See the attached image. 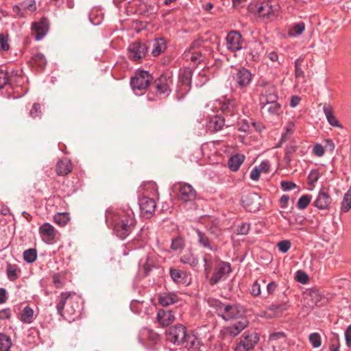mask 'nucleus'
I'll list each match as a JSON object with an SVG mask.
<instances>
[{
	"label": "nucleus",
	"instance_id": "nucleus-60",
	"mask_svg": "<svg viewBox=\"0 0 351 351\" xmlns=\"http://www.w3.org/2000/svg\"><path fill=\"white\" fill-rule=\"evenodd\" d=\"M345 338L348 347L351 346V324L348 326L345 331Z\"/></svg>",
	"mask_w": 351,
	"mask_h": 351
},
{
	"label": "nucleus",
	"instance_id": "nucleus-2",
	"mask_svg": "<svg viewBox=\"0 0 351 351\" xmlns=\"http://www.w3.org/2000/svg\"><path fill=\"white\" fill-rule=\"evenodd\" d=\"M217 315L225 321L240 319L245 313V308L238 304L223 303L219 300H213L210 302Z\"/></svg>",
	"mask_w": 351,
	"mask_h": 351
},
{
	"label": "nucleus",
	"instance_id": "nucleus-34",
	"mask_svg": "<svg viewBox=\"0 0 351 351\" xmlns=\"http://www.w3.org/2000/svg\"><path fill=\"white\" fill-rule=\"evenodd\" d=\"M34 312L31 307H29L28 306H25L23 309V311L21 313V321L25 324L32 323L34 321Z\"/></svg>",
	"mask_w": 351,
	"mask_h": 351
},
{
	"label": "nucleus",
	"instance_id": "nucleus-27",
	"mask_svg": "<svg viewBox=\"0 0 351 351\" xmlns=\"http://www.w3.org/2000/svg\"><path fill=\"white\" fill-rule=\"evenodd\" d=\"M323 111L326 117V119L328 122V123L333 126V127H337L341 128V125L339 123L338 120L334 115L333 110L332 109V107L328 104H324L323 106Z\"/></svg>",
	"mask_w": 351,
	"mask_h": 351
},
{
	"label": "nucleus",
	"instance_id": "nucleus-49",
	"mask_svg": "<svg viewBox=\"0 0 351 351\" xmlns=\"http://www.w3.org/2000/svg\"><path fill=\"white\" fill-rule=\"evenodd\" d=\"M295 279L301 284L305 285L308 282V275L303 271L299 270L295 273Z\"/></svg>",
	"mask_w": 351,
	"mask_h": 351
},
{
	"label": "nucleus",
	"instance_id": "nucleus-44",
	"mask_svg": "<svg viewBox=\"0 0 351 351\" xmlns=\"http://www.w3.org/2000/svg\"><path fill=\"white\" fill-rule=\"evenodd\" d=\"M308 340L314 348H319L322 344L321 336L318 332H313L310 334Z\"/></svg>",
	"mask_w": 351,
	"mask_h": 351
},
{
	"label": "nucleus",
	"instance_id": "nucleus-41",
	"mask_svg": "<svg viewBox=\"0 0 351 351\" xmlns=\"http://www.w3.org/2000/svg\"><path fill=\"white\" fill-rule=\"evenodd\" d=\"M32 61L40 69H44L47 64V60L44 54L37 53L32 56Z\"/></svg>",
	"mask_w": 351,
	"mask_h": 351
},
{
	"label": "nucleus",
	"instance_id": "nucleus-46",
	"mask_svg": "<svg viewBox=\"0 0 351 351\" xmlns=\"http://www.w3.org/2000/svg\"><path fill=\"white\" fill-rule=\"evenodd\" d=\"M184 247V240L181 237L173 239L171 242V248L173 251H180Z\"/></svg>",
	"mask_w": 351,
	"mask_h": 351
},
{
	"label": "nucleus",
	"instance_id": "nucleus-62",
	"mask_svg": "<svg viewBox=\"0 0 351 351\" xmlns=\"http://www.w3.org/2000/svg\"><path fill=\"white\" fill-rule=\"evenodd\" d=\"M301 101V98L298 95H293L290 100V106L292 108L296 107L300 101Z\"/></svg>",
	"mask_w": 351,
	"mask_h": 351
},
{
	"label": "nucleus",
	"instance_id": "nucleus-36",
	"mask_svg": "<svg viewBox=\"0 0 351 351\" xmlns=\"http://www.w3.org/2000/svg\"><path fill=\"white\" fill-rule=\"evenodd\" d=\"M170 276L171 279L176 283H184L186 273L183 271L171 268Z\"/></svg>",
	"mask_w": 351,
	"mask_h": 351
},
{
	"label": "nucleus",
	"instance_id": "nucleus-61",
	"mask_svg": "<svg viewBox=\"0 0 351 351\" xmlns=\"http://www.w3.org/2000/svg\"><path fill=\"white\" fill-rule=\"evenodd\" d=\"M261 172L256 168L254 167L250 173V178L254 181H257L259 179Z\"/></svg>",
	"mask_w": 351,
	"mask_h": 351
},
{
	"label": "nucleus",
	"instance_id": "nucleus-39",
	"mask_svg": "<svg viewBox=\"0 0 351 351\" xmlns=\"http://www.w3.org/2000/svg\"><path fill=\"white\" fill-rule=\"evenodd\" d=\"M37 258V250L35 248H29L24 251L23 259L28 263H34Z\"/></svg>",
	"mask_w": 351,
	"mask_h": 351
},
{
	"label": "nucleus",
	"instance_id": "nucleus-42",
	"mask_svg": "<svg viewBox=\"0 0 351 351\" xmlns=\"http://www.w3.org/2000/svg\"><path fill=\"white\" fill-rule=\"evenodd\" d=\"M351 208V190H348L343 196L341 204V212L346 213Z\"/></svg>",
	"mask_w": 351,
	"mask_h": 351
},
{
	"label": "nucleus",
	"instance_id": "nucleus-37",
	"mask_svg": "<svg viewBox=\"0 0 351 351\" xmlns=\"http://www.w3.org/2000/svg\"><path fill=\"white\" fill-rule=\"evenodd\" d=\"M11 346L10 337L4 333H0V351H9Z\"/></svg>",
	"mask_w": 351,
	"mask_h": 351
},
{
	"label": "nucleus",
	"instance_id": "nucleus-20",
	"mask_svg": "<svg viewBox=\"0 0 351 351\" xmlns=\"http://www.w3.org/2000/svg\"><path fill=\"white\" fill-rule=\"evenodd\" d=\"M332 202V198L325 189L319 192L316 199L313 202V206L320 210H327Z\"/></svg>",
	"mask_w": 351,
	"mask_h": 351
},
{
	"label": "nucleus",
	"instance_id": "nucleus-43",
	"mask_svg": "<svg viewBox=\"0 0 351 351\" xmlns=\"http://www.w3.org/2000/svg\"><path fill=\"white\" fill-rule=\"evenodd\" d=\"M262 285H265V282L263 280H256L252 285L250 288V293L255 297H257L261 295V287Z\"/></svg>",
	"mask_w": 351,
	"mask_h": 351
},
{
	"label": "nucleus",
	"instance_id": "nucleus-12",
	"mask_svg": "<svg viewBox=\"0 0 351 351\" xmlns=\"http://www.w3.org/2000/svg\"><path fill=\"white\" fill-rule=\"evenodd\" d=\"M241 203L250 212H255L261 206V197L256 193H249L242 196Z\"/></svg>",
	"mask_w": 351,
	"mask_h": 351
},
{
	"label": "nucleus",
	"instance_id": "nucleus-48",
	"mask_svg": "<svg viewBox=\"0 0 351 351\" xmlns=\"http://www.w3.org/2000/svg\"><path fill=\"white\" fill-rule=\"evenodd\" d=\"M302 60L297 59L295 60V77L299 80L300 77H304V72L302 69Z\"/></svg>",
	"mask_w": 351,
	"mask_h": 351
},
{
	"label": "nucleus",
	"instance_id": "nucleus-23",
	"mask_svg": "<svg viewBox=\"0 0 351 351\" xmlns=\"http://www.w3.org/2000/svg\"><path fill=\"white\" fill-rule=\"evenodd\" d=\"M248 324L249 322L245 317H241L237 323L225 328L226 333L232 337H235L244 330Z\"/></svg>",
	"mask_w": 351,
	"mask_h": 351
},
{
	"label": "nucleus",
	"instance_id": "nucleus-10",
	"mask_svg": "<svg viewBox=\"0 0 351 351\" xmlns=\"http://www.w3.org/2000/svg\"><path fill=\"white\" fill-rule=\"evenodd\" d=\"M243 38L238 31H230L226 36V48L231 52H236L243 48Z\"/></svg>",
	"mask_w": 351,
	"mask_h": 351
},
{
	"label": "nucleus",
	"instance_id": "nucleus-51",
	"mask_svg": "<svg viewBox=\"0 0 351 351\" xmlns=\"http://www.w3.org/2000/svg\"><path fill=\"white\" fill-rule=\"evenodd\" d=\"M319 178V173L317 170H312L308 176V184L312 187L314 186L315 184L317 182Z\"/></svg>",
	"mask_w": 351,
	"mask_h": 351
},
{
	"label": "nucleus",
	"instance_id": "nucleus-63",
	"mask_svg": "<svg viewBox=\"0 0 351 351\" xmlns=\"http://www.w3.org/2000/svg\"><path fill=\"white\" fill-rule=\"evenodd\" d=\"M22 7L15 5L12 7V11L13 12L19 17H23L24 16L23 12H22Z\"/></svg>",
	"mask_w": 351,
	"mask_h": 351
},
{
	"label": "nucleus",
	"instance_id": "nucleus-3",
	"mask_svg": "<svg viewBox=\"0 0 351 351\" xmlns=\"http://www.w3.org/2000/svg\"><path fill=\"white\" fill-rule=\"evenodd\" d=\"M153 80L152 75L147 71L137 72L130 80V86L136 95H141L147 88Z\"/></svg>",
	"mask_w": 351,
	"mask_h": 351
},
{
	"label": "nucleus",
	"instance_id": "nucleus-32",
	"mask_svg": "<svg viewBox=\"0 0 351 351\" xmlns=\"http://www.w3.org/2000/svg\"><path fill=\"white\" fill-rule=\"evenodd\" d=\"M139 266L142 268L144 273L148 275L152 269L156 267L155 261L154 258L147 256L145 259L142 258L139 261Z\"/></svg>",
	"mask_w": 351,
	"mask_h": 351
},
{
	"label": "nucleus",
	"instance_id": "nucleus-16",
	"mask_svg": "<svg viewBox=\"0 0 351 351\" xmlns=\"http://www.w3.org/2000/svg\"><path fill=\"white\" fill-rule=\"evenodd\" d=\"M249 9L251 12L254 13L258 17L269 18L273 13L272 6L269 2H261L256 4H252Z\"/></svg>",
	"mask_w": 351,
	"mask_h": 351
},
{
	"label": "nucleus",
	"instance_id": "nucleus-54",
	"mask_svg": "<svg viewBox=\"0 0 351 351\" xmlns=\"http://www.w3.org/2000/svg\"><path fill=\"white\" fill-rule=\"evenodd\" d=\"M282 310V306L278 304H271L268 306L267 311H271V313H268L269 316H275L280 313Z\"/></svg>",
	"mask_w": 351,
	"mask_h": 351
},
{
	"label": "nucleus",
	"instance_id": "nucleus-28",
	"mask_svg": "<svg viewBox=\"0 0 351 351\" xmlns=\"http://www.w3.org/2000/svg\"><path fill=\"white\" fill-rule=\"evenodd\" d=\"M178 300V295L173 293H163L158 297V302L163 306H167L173 304Z\"/></svg>",
	"mask_w": 351,
	"mask_h": 351
},
{
	"label": "nucleus",
	"instance_id": "nucleus-1",
	"mask_svg": "<svg viewBox=\"0 0 351 351\" xmlns=\"http://www.w3.org/2000/svg\"><path fill=\"white\" fill-rule=\"evenodd\" d=\"M106 220L114 234L121 239L132 232L136 224L134 212L129 208L108 210Z\"/></svg>",
	"mask_w": 351,
	"mask_h": 351
},
{
	"label": "nucleus",
	"instance_id": "nucleus-55",
	"mask_svg": "<svg viewBox=\"0 0 351 351\" xmlns=\"http://www.w3.org/2000/svg\"><path fill=\"white\" fill-rule=\"evenodd\" d=\"M40 105L38 103L33 104L32 109L29 112V115L33 118L40 117L41 116Z\"/></svg>",
	"mask_w": 351,
	"mask_h": 351
},
{
	"label": "nucleus",
	"instance_id": "nucleus-47",
	"mask_svg": "<svg viewBox=\"0 0 351 351\" xmlns=\"http://www.w3.org/2000/svg\"><path fill=\"white\" fill-rule=\"evenodd\" d=\"M23 10H28L31 12L36 10V2L34 0H25L21 3Z\"/></svg>",
	"mask_w": 351,
	"mask_h": 351
},
{
	"label": "nucleus",
	"instance_id": "nucleus-26",
	"mask_svg": "<svg viewBox=\"0 0 351 351\" xmlns=\"http://www.w3.org/2000/svg\"><path fill=\"white\" fill-rule=\"evenodd\" d=\"M157 319L160 325L166 326L173 322L174 315L170 311L160 309L158 311Z\"/></svg>",
	"mask_w": 351,
	"mask_h": 351
},
{
	"label": "nucleus",
	"instance_id": "nucleus-35",
	"mask_svg": "<svg viewBox=\"0 0 351 351\" xmlns=\"http://www.w3.org/2000/svg\"><path fill=\"white\" fill-rule=\"evenodd\" d=\"M70 294L68 293H62L58 298V303L56 305V309L58 313L63 316L64 315V308L65 306V304L69 299Z\"/></svg>",
	"mask_w": 351,
	"mask_h": 351
},
{
	"label": "nucleus",
	"instance_id": "nucleus-50",
	"mask_svg": "<svg viewBox=\"0 0 351 351\" xmlns=\"http://www.w3.org/2000/svg\"><path fill=\"white\" fill-rule=\"evenodd\" d=\"M8 34L1 33L0 34V51H8L9 49V45L8 43Z\"/></svg>",
	"mask_w": 351,
	"mask_h": 351
},
{
	"label": "nucleus",
	"instance_id": "nucleus-25",
	"mask_svg": "<svg viewBox=\"0 0 351 351\" xmlns=\"http://www.w3.org/2000/svg\"><path fill=\"white\" fill-rule=\"evenodd\" d=\"M184 343L189 351H200L202 346L201 340L194 335L189 334Z\"/></svg>",
	"mask_w": 351,
	"mask_h": 351
},
{
	"label": "nucleus",
	"instance_id": "nucleus-22",
	"mask_svg": "<svg viewBox=\"0 0 351 351\" xmlns=\"http://www.w3.org/2000/svg\"><path fill=\"white\" fill-rule=\"evenodd\" d=\"M269 97L270 101L266 96H263L261 97V101L263 104L262 106V110L271 114L276 113L279 109L278 104L275 101L276 97V95H269Z\"/></svg>",
	"mask_w": 351,
	"mask_h": 351
},
{
	"label": "nucleus",
	"instance_id": "nucleus-8",
	"mask_svg": "<svg viewBox=\"0 0 351 351\" xmlns=\"http://www.w3.org/2000/svg\"><path fill=\"white\" fill-rule=\"evenodd\" d=\"M39 234L43 241L47 244H52L59 239L60 233L49 223H45L39 227Z\"/></svg>",
	"mask_w": 351,
	"mask_h": 351
},
{
	"label": "nucleus",
	"instance_id": "nucleus-5",
	"mask_svg": "<svg viewBox=\"0 0 351 351\" xmlns=\"http://www.w3.org/2000/svg\"><path fill=\"white\" fill-rule=\"evenodd\" d=\"M172 84L171 75L163 73L154 81L152 88L157 95H165L167 96L171 92V86Z\"/></svg>",
	"mask_w": 351,
	"mask_h": 351
},
{
	"label": "nucleus",
	"instance_id": "nucleus-21",
	"mask_svg": "<svg viewBox=\"0 0 351 351\" xmlns=\"http://www.w3.org/2000/svg\"><path fill=\"white\" fill-rule=\"evenodd\" d=\"M49 24L46 19H43L40 21L34 23L32 26V31L35 34L36 40H41L47 33Z\"/></svg>",
	"mask_w": 351,
	"mask_h": 351
},
{
	"label": "nucleus",
	"instance_id": "nucleus-18",
	"mask_svg": "<svg viewBox=\"0 0 351 351\" xmlns=\"http://www.w3.org/2000/svg\"><path fill=\"white\" fill-rule=\"evenodd\" d=\"M223 126L227 127V121L221 115H214L209 117L206 123V128L210 132H216L221 130Z\"/></svg>",
	"mask_w": 351,
	"mask_h": 351
},
{
	"label": "nucleus",
	"instance_id": "nucleus-30",
	"mask_svg": "<svg viewBox=\"0 0 351 351\" xmlns=\"http://www.w3.org/2000/svg\"><path fill=\"white\" fill-rule=\"evenodd\" d=\"M167 48L166 41L160 38L156 39L153 43L152 54L154 56H158L161 54Z\"/></svg>",
	"mask_w": 351,
	"mask_h": 351
},
{
	"label": "nucleus",
	"instance_id": "nucleus-57",
	"mask_svg": "<svg viewBox=\"0 0 351 351\" xmlns=\"http://www.w3.org/2000/svg\"><path fill=\"white\" fill-rule=\"evenodd\" d=\"M313 152L316 156H322L324 154V147L321 144H316L313 147Z\"/></svg>",
	"mask_w": 351,
	"mask_h": 351
},
{
	"label": "nucleus",
	"instance_id": "nucleus-59",
	"mask_svg": "<svg viewBox=\"0 0 351 351\" xmlns=\"http://www.w3.org/2000/svg\"><path fill=\"white\" fill-rule=\"evenodd\" d=\"M11 317V311L9 308H4L0 311V320L8 319Z\"/></svg>",
	"mask_w": 351,
	"mask_h": 351
},
{
	"label": "nucleus",
	"instance_id": "nucleus-53",
	"mask_svg": "<svg viewBox=\"0 0 351 351\" xmlns=\"http://www.w3.org/2000/svg\"><path fill=\"white\" fill-rule=\"evenodd\" d=\"M255 125L256 123L252 120L247 121L246 119H243L238 130L241 132H246L250 130L251 125L255 127Z\"/></svg>",
	"mask_w": 351,
	"mask_h": 351
},
{
	"label": "nucleus",
	"instance_id": "nucleus-52",
	"mask_svg": "<svg viewBox=\"0 0 351 351\" xmlns=\"http://www.w3.org/2000/svg\"><path fill=\"white\" fill-rule=\"evenodd\" d=\"M250 225L247 222H242L237 226V233L238 234L245 235L250 230Z\"/></svg>",
	"mask_w": 351,
	"mask_h": 351
},
{
	"label": "nucleus",
	"instance_id": "nucleus-58",
	"mask_svg": "<svg viewBox=\"0 0 351 351\" xmlns=\"http://www.w3.org/2000/svg\"><path fill=\"white\" fill-rule=\"evenodd\" d=\"M256 167L261 173H267L269 169V164L267 161H263L258 166Z\"/></svg>",
	"mask_w": 351,
	"mask_h": 351
},
{
	"label": "nucleus",
	"instance_id": "nucleus-31",
	"mask_svg": "<svg viewBox=\"0 0 351 351\" xmlns=\"http://www.w3.org/2000/svg\"><path fill=\"white\" fill-rule=\"evenodd\" d=\"M245 160V156L243 154H236L232 156L228 161V167L233 171H237L241 165Z\"/></svg>",
	"mask_w": 351,
	"mask_h": 351
},
{
	"label": "nucleus",
	"instance_id": "nucleus-6",
	"mask_svg": "<svg viewBox=\"0 0 351 351\" xmlns=\"http://www.w3.org/2000/svg\"><path fill=\"white\" fill-rule=\"evenodd\" d=\"M188 335L186 328L182 324H176L167 330V340L178 345L184 344Z\"/></svg>",
	"mask_w": 351,
	"mask_h": 351
},
{
	"label": "nucleus",
	"instance_id": "nucleus-38",
	"mask_svg": "<svg viewBox=\"0 0 351 351\" xmlns=\"http://www.w3.org/2000/svg\"><path fill=\"white\" fill-rule=\"evenodd\" d=\"M20 269L16 265L8 264L6 267V272L8 278L10 281H14L18 278V273Z\"/></svg>",
	"mask_w": 351,
	"mask_h": 351
},
{
	"label": "nucleus",
	"instance_id": "nucleus-19",
	"mask_svg": "<svg viewBox=\"0 0 351 351\" xmlns=\"http://www.w3.org/2000/svg\"><path fill=\"white\" fill-rule=\"evenodd\" d=\"M139 207L142 215L145 217H150L154 213L156 204L155 201L147 197H143L139 199Z\"/></svg>",
	"mask_w": 351,
	"mask_h": 351
},
{
	"label": "nucleus",
	"instance_id": "nucleus-11",
	"mask_svg": "<svg viewBox=\"0 0 351 351\" xmlns=\"http://www.w3.org/2000/svg\"><path fill=\"white\" fill-rule=\"evenodd\" d=\"M258 341L257 334L245 332L236 346L235 351H250L254 348Z\"/></svg>",
	"mask_w": 351,
	"mask_h": 351
},
{
	"label": "nucleus",
	"instance_id": "nucleus-45",
	"mask_svg": "<svg viewBox=\"0 0 351 351\" xmlns=\"http://www.w3.org/2000/svg\"><path fill=\"white\" fill-rule=\"evenodd\" d=\"M311 200V195H303L298 201L297 206L299 209L303 210L307 207Z\"/></svg>",
	"mask_w": 351,
	"mask_h": 351
},
{
	"label": "nucleus",
	"instance_id": "nucleus-64",
	"mask_svg": "<svg viewBox=\"0 0 351 351\" xmlns=\"http://www.w3.org/2000/svg\"><path fill=\"white\" fill-rule=\"evenodd\" d=\"M310 295L312 298H315V304L318 305L319 298H321V295H320L319 291L317 290H311L310 291Z\"/></svg>",
	"mask_w": 351,
	"mask_h": 351
},
{
	"label": "nucleus",
	"instance_id": "nucleus-14",
	"mask_svg": "<svg viewBox=\"0 0 351 351\" xmlns=\"http://www.w3.org/2000/svg\"><path fill=\"white\" fill-rule=\"evenodd\" d=\"M197 196L196 191L189 184H180L177 193L178 199L183 202H192Z\"/></svg>",
	"mask_w": 351,
	"mask_h": 351
},
{
	"label": "nucleus",
	"instance_id": "nucleus-24",
	"mask_svg": "<svg viewBox=\"0 0 351 351\" xmlns=\"http://www.w3.org/2000/svg\"><path fill=\"white\" fill-rule=\"evenodd\" d=\"M73 167L71 161L64 158L60 160L56 165V173L58 176H66L72 171Z\"/></svg>",
	"mask_w": 351,
	"mask_h": 351
},
{
	"label": "nucleus",
	"instance_id": "nucleus-17",
	"mask_svg": "<svg viewBox=\"0 0 351 351\" xmlns=\"http://www.w3.org/2000/svg\"><path fill=\"white\" fill-rule=\"evenodd\" d=\"M195 232L197 234V243L200 246L213 252L217 250V245H215L213 240L208 236V232H204L197 228L195 229Z\"/></svg>",
	"mask_w": 351,
	"mask_h": 351
},
{
	"label": "nucleus",
	"instance_id": "nucleus-4",
	"mask_svg": "<svg viewBox=\"0 0 351 351\" xmlns=\"http://www.w3.org/2000/svg\"><path fill=\"white\" fill-rule=\"evenodd\" d=\"M220 108L223 114V117L227 121V128L233 125L239 119L236 101L232 99H226L222 103Z\"/></svg>",
	"mask_w": 351,
	"mask_h": 351
},
{
	"label": "nucleus",
	"instance_id": "nucleus-13",
	"mask_svg": "<svg viewBox=\"0 0 351 351\" xmlns=\"http://www.w3.org/2000/svg\"><path fill=\"white\" fill-rule=\"evenodd\" d=\"M236 86L243 88L247 86L252 80L251 72L245 68L238 69L232 75Z\"/></svg>",
	"mask_w": 351,
	"mask_h": 351
},
{
	"label": "nucleus",
	"instance_id": "nucleus-40",
	"mask_svg": "<svg viewBox=\"0 0 351 351\" xmlns=\"http://www.w3.org/2000/svg\"><path fill=\"white\" fill-rule=\"evenodd\" d=\"M69 220L70 217L67 213H59L54 216V221L60 226H66Z\"/></svg>",
	"mask_w": 351,
	"mask_h": 351
},
{
	"label": "nucleus",
	"instance_id": "nucleus-29",
	"mask_svg": "<svg viewBox=\"0 0 351 351\" xmlns=\"http://www.w3.org/2000/svg\"><path fill=\"white\" fill-rule=\"evenodd\" d=\"M305 29L304 22L295 23L289 25L287 36L289 37H297L302 34Z\"/></svg>",
	"mask_w": 351,
	"mask_h": 351
},
{
	"label": "nucleus",
	"instance_id": "nucleus-56",
	"mask_svg": "<svg viewBox=\"0 0 351 351\" xmlns=\"http://www.w3.org/2000/svg\"><path fill=\"white\" fill-rule=\"evenodd\" d=\"M10 80L9 75L7 71L0 69V88H2L8 84Z\"/></svg>",
	"mask_w": 351,
	"mask_h": 351
},
{
	"label": "nucleus",
	"instance_id": "nucleus-33",
	"mask_svg": "<svg viewBox=\"0 0 351 351\" xmlns=\"http://www.w3.org/2000/svg\"><path fill=\"white\" fill-rule=\"evenodd\" d=\"M180 261L182 263L189 265L191 267H195L198 264V259L195 257L191 250L182 255Z\"/></svg>",
	"mask_w": 351,
	"mask_h": 351
},
{
	"label": "nucleus",
	"instance_id": "nucleus-7",
	"mask_svg": "<svg viewBox=\"0 0 351 351\" xmlns=\"http://www.w3.org/2000/svg\"><path fill=\"white\" fill-rule=\"evenodd\" d=\"M231 271V265L229 263L220 261L215 268L214 272L210 278V284L214 285L220 281L226 280Z\"/></svg>",
	"mask_w": 351,
	"mask_h": 351
},
{
	"label": "nucleus",
	"instance_id": "nucleus-15",
	"mask_svg": "<svg viewBox=\"0 0 351 351\" xmlns=\"http://www.w3.org/2000/svg\"><path fill=\"white\" fill-rule=\"evenodd\" d=\"M191 73L190 71L184 72L180 75L177 90V97L180 99L184 95L188 93L191 89Z\"/></svg>",
	"mask_w": 351,
	"mask_h": 351
},
{
	"label": "nucleus",
	"instance_id": "nucleus-9",
	"mask_svg": "<svg viewBox=\"0 0 351 351\" xmlns=\"http://www.w3.org/2000/svg\"><path fill=\"white\" fill-rule=\"evenodd\" d=\"M129 58L134 62H138L145 57L147 47L145 43L134 42L130 44L128 48Z\"/></svg>",
	"mask_w": 351,
	"mask_h": 351
}]
</instances>
